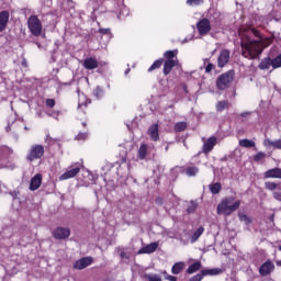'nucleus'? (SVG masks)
Returning <instances> with one entry per match:
<instances>
[{"instance_id": "nucleus-1", "label": "nucleus", "mask_w": 281, "mask_h": 281, "mask_svg": "<svg viewBox=\"0 0 281 281\" xmlns=\"http://www.w3.org/2000/svg\"><path fill=\"white\" fill-rule=\"evenodd\" d=\"M241 56L248 60H256L269 45L271 38H265L260 32L252 27L239 29Z\"/></svg>"}, {"instance_id": "nucleus-2", "label": "nucleus", "mask_w": 281, "mask_h": 281, "mask_svg": "<svg viewBox=\"0 0 281 281\" xmlns=\"http://www.w3.org/2000/svg\"><path fill=\"white\" fill-rule=\"evenodd\" d=\"M238 207H240V200L235 201L234 196H227L217 205V214L232 216V214H234Z\"/></svg>"}, {"instance_id": "nucleus-3", "label": "nucleus", "mask_w": 281, "mask_h": 281, "mask_svg": "<svg viewBox=\"0 0 281 281\" xmlns=\"http://www.w3.org/2000/svg\"><path fill=\"white\" fill-rule=\"evenodd\" d=\"M177 54H179V50H167L164 56L166 58L165 64H164V69L162 74L165 76H168L173 67H178L179 65V59L177 58Z\"/></svg>"}, {"instance_id": "nucleus-4", "label": "nucleus", "mask_w": 281, "mask_h": 281, "mask_svg": "<svg viewBox=\"0 0 281 281\" xmlns=\"http://www.w3.org/2000/svg\"><path fill=\"white\" fill-rule=\"evenodd\" d=\"M27 27L33 36H41V34H43V23L36 15H31L29 18Z\"/></svg>"}, {"instance_id": "nucleus-5", "label": "nucleus", "mask_w": 281, "mask_h": 281, "mask_svg": "<svg viewBox=\"0 0 281 281\" xmlns=\"http://www.w3.org/2000/svg\"><path fill=\"white\" fill-rule=\"evenodd\" d=\"M233 81H234V71L233 70L227 71L217 78V82H216L217 89H220L221 91H225V89H227Z\"/></svg>"}, {"instance_id": "nucleus-6", "label": "nucleus", "mask_w": 281, "mask_h": 281, "mask_svg": "<svg viewBox=\"0 0 281 281\" xmlns=\"http://www.w3.org/2000/svg\"><path fill=\"white\" fill-rule=\"evenodd\" d=\"M45 155V147L43 145H33L27 155V161H36V159H41Z\"/></svg>"}, {"instance_id": "nucleus-7", "label": "nucleus", "mask_w": 281, "mask_h": 281, "mask_svg": "<svg viewBox=\"0 0 281 281\" xmlns=\"http://www.w3.org/2000/svg\"><path fill=\"white\" fill-rule=\"evenodd\" d=\"M155 157V146L142 144L138 148V159H153Z\"/></svg>"}, {"instance_id": "nucleus-8", "label": "nucleus", "mask_w": 281, "mask_h": 281, "mask_svg": "<svg viewBox=\"0 0 281 281\" xmlns=\"http://www.w3.org/2000/svg\"><path fill=\"white\" fill-rule=\"evenodd\" d=\"M80 172V164L75 162L70 165L66 171L59 177V181H67V179H74Z\"/></svg>"}, {"instance_id": "nucleus-9", "label": "nucleus", "mask_w": 281, "mask_h": 281, "mask_svg": "<svg viewBox=\"0 0 281 281\" xmlns=\"http://www.w3.org/2000/svg\"><path fill=\"white\" fill-rule=\"evenodd\" d=\"M265 188L266 190L273 192L272 194L276 201H281V182L267 181L265 182Z\"/></svg>"}, {"instance_id": "nucleus-10", "label": "nucleus", "mask_w": 281, "mask_h": 281, "mask_svg": "<svg viewBox=\"0 0 281 281\" xmlns=\"http://www.w3.org/2000/svg\"><path fill=\"white\" fill-rule=\"evenodd\" d=\"M198 32L200 36H206L212 31V24L207 18H203L196 23Z\"/></svg>"}, {"instance_id": "nucleus-11", "label": "nucleus", "mask_w": 281, "mask_h": 281, "mask_svg": "<svg viewBox=\"0 0 281 281\" xmlns=\"http://www.w3.org/2000/svg\"><path fill=\"white\" fill-rule=\"evenodd\" d=\"M218 142V138L216 136H211L203 143L202 153L204 155H209V153H212L214 150V146H216V143Z\"/></svg>"}, {"instance_id": "nucleus-12", "label": "nucleus", "mask_w": 281, "mask_h": 281, "mask_svg": "<svg viewBox=\"0 0 281 281\" xmlns=\"http://www.w3.org/2000/svg\"><path fill=\"white\" fill-rule=\"evenodd\" d=\"M91 265H93V258L92 257H83V258L77 260L72 267H74V269L82 271V269H87V267H91Z\"/></svg>"}, {"instance_id": "nucleus-13", "label": "nucleus", "mask_w": 281, "mask_h": 281, "mask_svg": "<svg viewBox=\"0 0 281 281\" xmlns=\"http://www.w3.org/2000/svg\"><path fill=\"white\" fill-rule=\"evenodd\" d=\"M53 236L57 240H65V238H69V236H71V231L67 227H57L53 232Z\"/></svg>"}, {"instance_id": "nucleus-14", "label": "nucleus", "mask_w": 281, "mask_h": 281, "mask_svg": "<svg viewBox=\"0 0 281 281\" xmlns=\"http://www.w3.org/2000/svg\"><path fill=\"white\" fill-rule=\"evenodd\" d=\"M231 53L228 49H223L217 58V66L223 68L229 63Z\"/></svg>"}, {"instance_id": "nucleus-15", "label": "nucleus", "mask_w": 281, "mask_h": 281, "mask_svg": "<svg viewBox=\"0 0 281 281\" xmlns=\"http://www.w3.org/2000/svg\"><path fill=\"white\" fill-rule=\"evenodd\" d=\"M273 269H276V265L268 260L259 268V273L260 276H269Z\"/></svg>"}, {"instance_id": "nucleus-16", "label": "nucleus", "mask_w": 281, "mask_h": 281, "mask_svg": "<svg viewBox=\"0 0 281 281\" xmlns=\"http://www.w3.org/2000/svg\"><path fill=\"white\" fill-rule=\"evenodd\" d=\"M153 142H159V124H153L147 132Z\"/></svg>"}, {"instance_id": "nucleus-17", "label": "nucleus", "mask_w": 281, "mask_h": 281, "mask_svg": "<svg viewBox=\"0 0 281 281\" xmlns=\"http://www.w3.org/2000/svg\"><path fill=\"white\" fill-rule=\"evenodd\" d=\"M265 179H281V168H272L263 173Z\"/></svg>"}, {"instance_id": "nucleus-18", "label": "nucleus", "mask_w": 281, "mask_h": 281, "mask_svg": "<svg viewBox=\"0 0 281 281\" xmlns=\"http://www.w3.org/2000/svg\"><path fill=\"white\" fill-rule=\"evenodd\" d=\"M8 21H10V12L2 11L0 12V32H3L8 27Z\"/></svg>"}, {"instance_id": "nucleus-19", "label": "nucleus", "mask_w": 281, "mask_h": 281, "mask_svg": "<svg viewBox=\"0 0 281 281\" xmlns=\"http://www.w3.org/2000/svg\"><path fill=\"white\" fill-rule=\"evenodd\" d=\"M82 65H83L85 69H89V70L98 69V66H99L98 59H95V57H88V58H86L83 60Z\"/></svg>"}, {"instance_id": "nucleus-20", "label": "nucleus", "mask_w": 281, "mask_h": 281, "mask_svg": "<svg viewBox=\"0 0 281 281\" xmlns=\"http://www.w3.org/2000/svg\"><path fill=\"white\" fill-rule=\"evenodd\" d=\"M41 183H43V177L41 175H35L31 179L30 190H32V192H34V190H38V188H41Z\"/></svg>"}, {"instance_id": "nucleus-21", "label": "nucleus", "mask_w": 281, "mask_h": 281, "mask_svg": "<svg viewBox=\"0 0 281 281\" xmlns=\"http://www.w3.org/2000/svg\"><path fill=\"white\" fill-rule=\"evenodd\" d=\"M157 247H159V243L157 241L148 244L147 246L140 248L138 254H155V251H157Z\"/></svg>"}, {"instance_id": "nucleus-22", "label": "nucleus", "mask_w": 281, "mask_h": 281, "mask_svg": "<svg viewBox=\"0 0 281 281\" xmlns=\"http://www.w3.org/2000/svg\"><path fill=\"white\" fill-rule=\"evenodd\" d=\"M263 146H266V148H277L278 150H281V139L271 140L266 138L263 140Z\"/></svg>"}, {"instance_id": "nucleus-23", "label": "nucleus", "mask_w": 281, "mask_h": 281, "mask_svg": "<svg viewBox=\"0 0 281 281\" xmlns=\"http://www.w3.org/2000/svg\"><path fill=\"white\" fill-rule=\"evenodd\" d=\"M10 155H12V149H10V147H0V161H3V159H8ZM0 168H3V164H0Z\"/></svg>"}, {"instance_id": "nucleus-24", "label": "nucleus", "mask_w": 281, "mask_h": 281, "mask_svg": "<svg viewBox=\"0 0 281 281\" xmlns=\"http://www.w3.org/2000/svg\"><path fill=\"white\" fill-rule=\"evenodd\" d=\"M184 269H186V262L179 261L172 266L171 273H173V276H179V273H181V271H183Z\"/></svg>"}, {"instance_id": "nucleus-25", "label": "nucleus", "mask_w": 281, "mask_h": 281, "mask_svg": "<svg viewBox=\"0 0 281 281\" xmlns=\"http://www.w3.org/2000/svg\"><path fill=\"white\" fill-rule=\"evenodd\" d=\"M223 271L218 268L214 269H204L201 271L202 278H205V276H221Z\"/></svg>"}, {"instance_id": "nucleus-26", "label": "nucleus", "mask_w": 281, "mask_h": 281, "mask_svg": "<svg viewBox=\"0 0 281 281\" xmlns=\"http://www.w3.org/2000/svg\"><path fill=\"white\" fill-rule=\"evenodd\" d=\"M273 67L272 59L271 58H265L260 64H259V69L261 70H267Z\"/></svg>"}, {"instance_id": "nucleus-27", "label": "nucleus", "mask_w": 281, "mask_h": 281, "mask_svg": "<svg viewBox=\"0 0 281 281\" xmlns=\"http://www.w3.org/2000/svg\"><path fill=\"white\" fill-rule=\"evenodd\" d=\"M203 232H205V228L203 226H200L192 235L191 243H196L201 236H203Z\"/></svg>"}, {"instance_id": "nucleus-28", "label": "nucleus", "mask_w": 281, "mask_h": 281, "mask_svg": "<svg viewBox=\"0 0 281 281\" xmlns=\"http://www.w3.org/2000/svg\"><path fill=\"white\" fill-rule=\"evenodd\" d=\"M239 146H241V148H254L256 147V143L245 138L239 140Z\"/></svg>"}, {"instance_id": "nucleus-29", "label": "nucleus", "mask_w": 281, "mask_h": 281, "mask_svg": "<svg viewBox=\"0 0 281 281\" xmlns=\"http://www.w3.org/2000/svg\"><path fill=\"white\" fill-rule=\"evenodd\" d=\"M201 262L196 261L195 263H192L188 269H187V273L192 274V273H196V271L201 270Z\"/></svg>"}, {"instance_id": "nucleus-30", "label": "nucleus", "mask_w": 281, "mask_h": 281, "mask_svg": "<svg viewBox=\"0 0 281 281\" xmlns=\"http://www.w3.org/2000/svg\"><path fill=\"white\" fill-rule=\"evenodd\" d=\"M225 109H229V101H218L216 104V111L222 113Z\"/></svg>"}, {"instance_id": "nucleus-31", "label": "nucleus", "mask_w": 281, "mask_h": 281, "mask_svg": "<svg viewBox=\"0 0 281 281\" xmlns=\"http://www.w3.org/2000/svg\"><path fill=\"white\" fill-rule=\"evenodd\" d=\"M212 194H218V192H221L222 190V186H221V182H215V183H212L209 186Z\"/></svg>"}, {"instance_id": "nucleus-32", "label": "nucleus", "mask_w": 281, "mask_h": 281, "mask_svg": "<svg viewBox=\"0 0 281 281\" xmlns=\"http://www.w3.org/2000/svg\"><path fill=\"white\" fill-rule=\"evenodd\" d=\"M186 128H188L187 122H178L175 125L176 133H182V131H186Z\"/></svg>"}, {"instance_id": "nucleus-33", "label": "nucleus", "mask_w": 281, "mask_h": 281, "mask_svg": "<svg viewBox=\"0 0 281 281\" xmlns=\"http://www.w3.org/2000/svg\"><path fill=\"white\" fill-rule=\"evenodd\" d=\"M186 175L188 177H196V175H199V169L196 167H188L186 169Z\"/></svg>"}, {"instance_id": "nucleus-34", "label": "nucleus", "mask_w": 281, "mask_h": 281, "mask_svg": "<svg viewBox=\"0 0 281 281\" xmlns=\"http://www.w3.org/2000/svg\"><path fill=\"white\" fill-rule=\"evenodd\" d=\"M238 216H239V221H241V223H245V225H251V217L247 216V214L238 213Z\"/></svg>"}, {"instance_id": "nucleus-35", "label": "nucleus", "mask_w": 281, "mask_h": 281, "mask_svg": "<svg viewBox=\"0 0 281 281\" xmlns=\"http://www.w3.org/2000/svg\"><path fill=\"white\" fill-rule=\"evenodd\" d=\"M144 278L148 281H161V277L159 274H155V273L144 274Z\"/></svg>"}, {"instance_id": "nucleus-36", "label": "nucleus", "mask_w": 281, "mask_h": 281, "mask_svg": "<svg viewBox=\"0 0 281 281\" xmlns=\"http://www.w3.org/2000/svg\"><path fill=\"white\" fill-rule=\"evenodd\" d=\"M164 65V59H157L154 64L149 67L148 71H155V69H159Z\"/></svg>"}, {"instance_id": "nucleus-37", "label": "nucleus", "mask_w": 281, "mask_h": 281, "mask_svg": "<svg viewBox=\"0 0 281 281\" xmlns=\"http://www.w3.org/2000/svg\"><path fill=\"white\" fill-rule=\"evenodd\" d=\"M204 2L205 0H187V5L195 8L196 5H203Z\"/></svg>"}, {"instance_id": "nucleus-38", "label": "nucleus", "mask_w": 281, "mask_h": 281, "mask_svg": "<svg viewBox=\"0 0 281 281\" xmlns=\"http://www.w3.org/2000/svg\"><path fill=\"white\" fill-rule=\"evenodd\" d=\"M262 159H267V154H265L263 151H258L255 156H254V161H262Z\"/></svg>"}, {"instance_id": "nucleus-39", "label": "nucleus", "mask_w": 281, "mask_h": 281, "mask_svg": "<svg viewBox=\"0 0 281 281\" xmlns=\"http://www.w3.org/2000/svg\"><path fill=\"white\" fill-rule=\"evenodd\" d=\"M187 212L188 214H194V212H196V203H194V201L190 202Z\"/></svg>"}, {"instance_id": "nucleus-40", "label": "nucleus", "mask_w": 281, "mask_h": 281, "mask_svg": "<svg viewBox=\"0 0 281 281\" xmlns=\"http://www.w3.org/2000/svg\"><path fill=\"white\" fill-rule=\"evenodd\" d=\"M272 67L273 69H278L279 67H281V55L272 59Z\"/></svg>"}, {"instance_id": "nucleus-41", "label": "nucleus", "mask_w": 281, "mask_h": 281, "mask_svg": "<svg viewBox=\"0 0 281 281\" xmlns=\"http://www.w3.org/2000/svg\"><path fill=\"white\" fill-rule=\"evenodd\" d=\"M93 95H95L98 98V100H100V98H102V95H104V90H102V88L97 87L93 91Z\"/></svg>"}, {"instance_id": "nucleus-42", "label": "nucleus", "mask_w": 281, "mask_h": 281, "mask_svg": "<svg viewBox=\"0 0 281 281\" xmlns=\"http://www.w3.org/2000/svg\"><path fill=\"white\" fill-rule=\"evenodd\" d=\"M100 34H105L109 38L112 37L111 29H99Z\"/></svg>"}, {"instance_id": "nucleus-43", "label": "nucleus", "mask_w": 281, "mask_h": 281, "mask_svg": "<svg viewBox=\"0 0 281 281\" xmlns=\"http://www.w3.org/2000/svg\"><path fill=\"white\" fill-rule=\"evenodd\" d=\"M46 106H48V109H54V106H56V101L54 99H47Z\"/></svg>"}, {"instance_id": "nucleus-44", "label": "nucleus", "mask_w": 281, "mask_h": 281, "mask_svg": "<svg viewBox=\"0 0 281 281\" xmlns=\"http://www.w3.org/2000/svg\"><path fill=\"white\" fill-rule=\"evenodd\" d=\"M89 137V134L87 133H79L77 136H76V139L78 140H85Z\"/></svg>"}, {"instance_id": "nucleus-45", "label": "nucleus", "mask_w": 281, "mask_h": 281, "mask_svg": "<svg viewBox=\"0 0 281 281\" xmlns=\"http://www.w3.org/2000/svg\"><path fill=\"white\" fill-rule=\"evenodd\" d=\"M48 115L50 117H54L55 120H58V115H60L59 111H52L50 113H48Z\"/></svg>"}, {"instance_id": "nucleus-46", "label": "nucleus", "mask_w": 281, "mask_h": 281, "mask_svg": "<svg viewBox=\"0 0 281 281\" xmlns=\"http://www.w3.org/2000/svg\"><path fill=\"white\" fill-rule=\"evenodd\" d=\"M212 69H214V65H213V64H209V65H206V67H205V72H206V74H210V71H212Z\"/></svg>"}, {"instance_id": "nucleus-47", "label": "nucleus", "mask_w": 281, "mask_h": 281, "mask_svg": "<svg viewBox=\"0 0 281 281\" xmlns=\"http://www.w3.org/2000/svg\"><path fill=\"white\" fill-rule=\"evenodd\" d=\"M165 280H168V281H177V277L167 274V276L165 277Z\"/></svg>"}, {"instance_id": "nucleus-48", "label": "nucleus", "mask_w": 281, "mask_h": 281, "mask_svg": "<svg viewBox=\"0 0 281 281\" xmlns=\"http://www.w3.org/2000/svg\"><path fill=\"white\" fill-rule=\"evenodd\" d=\"M120 257L128 260V254H126V251H124V250L121 251Z\"/></svg>"}, {"instance_id": "nucleus-49", "label": "nucleus", "mask_w": 281, "mask_h": 281, "mask_svg": "<svg viewBox=\"0 0 281 281\" xmlns=\"http://www.w3.org/2000/svg\"><path fill=\"white\" fill-rule=\"evenodd\" d=\"M122 14H125V16H127L128 10L126 8H124L123 12L120 13L119 19H122Z\"/></svg>"}, {"instance_id": "nucleus-50", "label": "nucleus", "mask_w": 281, "mask_h": 281, "mask_svg": "<svg viewBox=\"0 0 281 281\" xmlns=\"http://www.w3.org/2000/svg\"><path fill=\"white\" fill-rule=\"evenodd\" d=\"M21 65L22 67H27V59L22 58Z\"/></svg>"}, {"instance_id": "nucleus-51", "label": "nucleus", "mask_w": 281, "mask_h": 281, "mask_svg": "<svg viewBox=\"0 0 281 281\" xmlns=\"http://www.w3.org/2000/svg\"><path fill=\"white\" fill-rule=\"evenodd\" d=\"M128 74H131V68H127V69L125 70V76H128Z\"/></svg>"}, {"instance_id": "nucleus-52", "label": "nucleus", "mask_w": 281, "mask_h": 281, "mask_svg": "<svg viewBox=\"0 0 281 281\" xmlns=\"http://www.w3.org/2000/svg\"><path fill=\"white\" fill-rule=\"evenodd\" d=\"M246 115H249V112L241 113V117H245Z\"/></svg>"}, {"instance_id": "nucleus-53", "label": "nucleus", "mask_w": 281, "mask_h": 281, "mask_svg": "<svg viewBox=\"0 0 281 281\" xmlns=\"http://www.w3.org/2000/svg\"><path fill=\"white\" fill-rule=\"evenodd\" d=\"M161 273H162V276H165V278L168 276V272L166 270L162 271Z\"/></svg>"}, {"instance_id": "nucleus-54", "label": "nucleus", "mask_w": 281, "mask_h": 281, "mask_svg": "<svg viewBox=\"0 0 281 281\" xmlns=\"http://www.w3.org/2000/svg\"><path fill=\"white\" fill-rule=\"evenodd\" d=\"M85 104H82V103H79L78 104V109H80L81 106H83Z\"/></svg>"}, {"instance_id": "nucleus-55", "label": "nucleus", "mask_w": 281, "mask_h": 281, "mask_svg": "<svg viewBox=\"0 0 281 281\" xmlns=\"http://www.w3.org/2000/svg\"><path fill=\"white\" fill-rule=\"evenodd\" d=\"M37 47L41 49V44L37 43Z\"/></svg>"}, {"instance_id": "nucleus-56", "label": "nucleus", "mask_w": 281, "mask_h": 281, "mask_svg": "<svg viewBox=\"0 0 281 281\" xmlns=\"http://www.w3.org/2000/svg\"><path fill=\"white\" fill-rule=\"evenodd\" d=\"M183 43H188V40H183Z\"/></svg>"}, {"instance_id": "nucleus-57", "label": "nucleus", "mask_w": 281, "mask_h": 281, "mask_svg": "<svg viewBox=\"0 0 281 281\" xmlns=\"http://www.w3.org/2000/svg\"><path fill=\"white\" fill-rule=\"evenodd\" d=\"M83 126H87V123H83Z\"/></svg>"}, {"instance_id": "nucleus-58", "label": "nucleus", "mask_w": 281, "mask_h": 281, "mask_svg": "<svg viewBox=\"0 0 281 281\" xmlns=\"http://www.w3.org/2000/svg\"><path fill=\"white\" fill-rule=\"evenodd\" d=\"M166 150H168V147H166Z\"/></svg>"}]
</instances>
